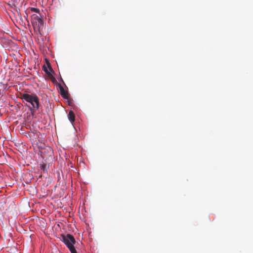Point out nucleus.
<instances>
[{
    "label": "nucleus",
    "instance_id": "nucleus-4",
    "mask_svg": "<svg viewBox=\"0 0 253 253\" xmlns=\"http://www.w3.org/2000/svg\"><path fill=\"white\" fill-rule=\"evenodd\" d=\"M43 19L42 17L41 14L39 13V14H33L31 16V23L33 25L35 24L36 25V23L41 22V20H42Z\"/></svg>",
    "mask_w": 253,
    "mask_h": 253
},
{
    "label": "nucleus",
    "instance_id": "nucleus-9",
    "mask_svg": "<svg viewBox=\"0 0 253 253\" xmlns=\"http://www.w3.org/2000/svg\"><path fill=\"white\" fill-rule=\"evenodd\" d=\"M30 10L31 11V12H36L37 14H39V13H40V10L38 8L32 7L31 8Z\"/></svg>",
    "mask_w": 253,
    "mask_h": 253
},
{
    "label": "nucleus",
    "instance_id": "nucleus-3",
    "mask_svg": "<svg viewBox=\"0 0 253 253\" xmlns=\"http://www.w3.org/2000/svg\"><path fill=\"white\" fill-rule=\"evenodd\" d=\"M44 26V23L43 20H41L40 22H38V23H36V25L35 24L33 25L35 32H38L40 35H42Z\"/></svg>",
    "mask_w": 253,
    "mask_h": 253
},
{
    "label": "nucleus",
    "instance_id": "nucleus-1",
    "mask_svg": "<svg viewBox=\"0 0 253 253\" xmlns=\"http://www.w3.org/2000/svg\"><path fill=\"white\" fill-rule=\"evenodd\" d=\"M21 98L23 99V102L26 101L30 103L34 109L37 110L39 109V99L37 95L22 93L21 95Z\"/></svg>",
    "mask_w": 253,
    "mask_h": 253
},
{
    "label": "nucleus",
    "instance_id": "nucleus-2",
    "mask_svg": "<svg viewBox=\"0 0 253 253\" xmlns=\"http://www.w3.org/2000/svg\"><path fill=\"white\" fill-rule=\"evenodd\" d=\"M61 240L66 245L71 253H75L76 249L74 245L76 243V241L74 237L70 234H67V235L61 234Z\"/></svg>",
    "mask_w": 253,
    "mask_h": 253
},
{
    "label": "nucleus",
    "instance_id": "nucleus-5",
    "mask_svg": "<svg viewBox=\"0 0 253 253\" xmlns=\"http://www.w3.org/2000/svg\"><path fill=\"white\" fill-rule=\"evenodd\" d=\"M47 151L48 153V157L52 158L53 156V151L51 147H48L46 149H45L44 151L42 152L41 156L42 157L43 159H47V157H46L45 152Z\"/></svg>",
    "mask_w": 253,
    "mask_h": 253
},
{
    "label": "nucleus",
    "instance_id": "nucleus-7",
    "mask_svg": "<svg viewBox=\"0 0 253 253\" xmlns=\"http://www.w3.org/2000/svg\"><path fill=\"white\" fill-rule=\"evenodd\" d=\"M68 119L72 123L75 121V114L73 111H70L68 115Z\"/></svg>",
    "mask_w": 253,
    "mask_h": 253
},
{
    "label": "nucleus",
    "instance_id": "nucleus-8",
    "mask_svg": "<svg viewBox=\"0 0 253 253\" xmlns=\"http://www.w3.org/2000/svg\"><path fill=\"white\" fill-rule=\"evenodd\" d=\"M40 168L41 170H42L43 171L47 172V170L46 169V165L44 163H42L40 164Z\"/></svg>",
    "mask_w": 253,
    "mask_h": 253
},
{
    "label": "nucleus",
    "instance_id": "nucleus-11",
    "mask_svg": "<svg viewBox=\"0 0 253 253\" xmlns=\"http://www.w3.org/2000/svg\"><path fill=\"white\" fill-rule=\"evenodd\" d=\"M48 67H49V70L52 71V69L51 67L50 66V64H49Z\"/></svg>",
    "mask_w": 253,
    "mask_h": 253
},
{
    "label": "nucleus",
    "instance_id": "nucleus-6",
    "mask_svg": "<svg viewBox=\"0 0 253 253\" xmlns=\"http://www.w3.org/2000/svg\"><path fill=\"white\" fill-rule=\"evenodd\" d=\"M59 87L61 96L65 99H68L69 98V95L68 91L65 90L61 84L59 85Z\"/></svg>",
    "mask_w": 253,
    "mask_h": 253
},
{
    "label": "nucleus",
    "instance_id": "nucleus-10",
    "mask_svg": "<svg viewBox=\"0 0 253 253\" xmlns=\"http://www.w3.org/2000/svg\"><path fill=\"white\" fill-rule=\"evenodd\" d=\"M42 70L44 71V72H45L46 74H48V75H50V73H49V72L48 71V69H47V67L45 66V65H44L42 66Z\"/></svg>",
    "mask_w": 253,
    "mask_h": 253
}]
</instances>
